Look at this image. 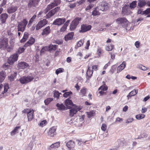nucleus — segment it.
<instances>
[{
    "mask_svg": "<svg viewBox=\"0 0 150 150\" xmlns=\"http://www.w3.org/2000/svg\"><path fill=\"white\" fill-rule=\"evenodd\" d=\"M108 89V87L106 85H102L100 86L98 88V90H101L103 91H106Z\"/></svg>",
    "mask_w": 150,
    "mask_h": 150,
    "instance_id": "nucleus-40",
    "label": "nucleus"
},
{
    "mask_svg": "<svg viewBox=\"0 0 150 150\" xmlns=\"http://www.w3.org/2000/svg\"><path fill=\"white\" fill-rule=\"evenodd\" d=\"M35 40L32 37H31L30 40L28 41L24 45L25 47L30 46L33 44L35 42Z\"/></svg>",
    "mask_w": 150,
    "mask_h": 150,
    "instance_id": "nucleus-23",
    "label": "nucleus"
},
{
    "mask_svg": "<svg viewBox=\"0 0 150 150\" xmlns=\"http://www.w3.org/2000/svg\"><path fill=\"white\" fill-rule=\"evenodd\" d=\"M66 146L69 148H73L75 146V144L73 141L70 140L67 143Z\"/></svg>",
    "mask_w": 150,
    "mask_h": 150,
    "instance_id": "nucleus-25",
    "label": "nucleus"
},
{
    "mask_svg": "<svg viewBox=\"0 0 150 150\" xmlns=\"http://www.w3.org/2000/svg\"><path fill=\"white\" fill-rule=\"evenodd\" d=\"M60 146V142H58L52 144L50 146L51 148H58Z\"/></svg>",
    "mask_w": 150,
    "mask_h": 150,
    "instance_id": "nucleus-35",
    "label": "nucleus"
},
{
    "mask_svg": "<svg viewBox=\"0 0 150 150\" xmlns=\"http://www.w3.org/2000/svg\"><path fill=\"white\" fill-rule=\"evenodd\" d=\"M94 113L93 111L87 112V115L88 118H90L93 116Z\"/></svg>",
    "mask_w": 150,
    "mask_h": 150,
    "instance_id": "nucleus-52",
    "label": "nucleus"
},
{
    "mask_svg": "<svg viewBox=\"0 0 150 150\" xmlns=\"http://www.w3.org/2000/svg\"><path fill=\"white\" fill-rule=\"evenodd\" d=\"M57 48V45H50L48 47V49L50 51L55 50Z\"/></svg>",
    "mask_w": 150,
    "mask_h": 150,
    "instance_id": "nucleus-29",
    "label": "nucleus"
},
{
    "mask_svg": "<svg viewBox=\"0 0 150 150\" xmlns=\"http://www.w3.org/2000/svg\"><path fill=\"white\" fill-rule=\"evenodd\" d=\"M63 70V69L62 68H59L56 70L55 73L58 75L59 73L62 72Z\"/></svg>",
    "mask_w": 150,
    "mask_h": 150,
    "instance_id": "nucleus-48",
    "label": "nucleus"
},
{
    "mask_svg": "<svg viewBox=\"0 0 150 150\" xmlns=\"http://www.w3.org/2000/svg\"><path fill=\"white\" fill-rule=\"evenodd\" d=\"M18 57V54L16 53L11 55L8 59V62L9 64H12L15 62L17 60Z\"/></svg>",
    "mask_w": 150,
    "mask_h": 150,
    "instance_id": "nucleus-10",
    "label": "nucleus"
},
{
    "mask_svg": "<svg viewBox=\"0 0 150 150\" xmlns=\"http://www.w3.org/2000/svg\"><path fill=\"white\" fill-rule=\"evenodd\" d=\"M84 42V40H81L79 41L77 43L78 47H80L81 45H82Z\"/></svg>",
    "mask_w": 150,
    "mask_h": 150,
    "instance_id": "nucleus-49",
    "label": "nucleus"
},
{
    "mask_svg": "<svg viewBox=\"0 0 150 150\" xmlns=\"http://www.w3.org/2000/svg\"><path fill=\"white\" fill-rule=\"evenodd\" d=\"M92 26L90 25L86 24H83L81 26V30H79L80 33H83L90 30Z\"/></svg>",
    "mask_w": 150,
    "mask_h": 150,
    "instance_id": "nucleus-9",
    "label": "nucleus"
},
{
    "mask_svg": "<svg viewBox=\"0 0 150 150\" xmlns=\"http://www.w3.org/2000/svg\"><path fill=\"white\" fill-rule=\"evenodd\" d=\"M20 128V127H19V126L16 127L13 129L14 131H15L16 133H18V130Z\"/></svg>",
    "mask_w": 150,
    "mask_h": 150,
    "instance_id": "nucleus-63",
    "label": "nucleus"
},
{
    "mask_svg": "<svg viewBox=\"0 0 150 150\" xmlns=\"http://www.w3.org/2000/svg\"><path fill=\"white\" fill-rule=\"evenodd\" d=\"M16 75L17 73L16 72H14L13 74H11L9 76L8 78L10 81H14L16 76Z\"/></svg>",
    "mask_w": 150,
    "mask_h": 150,
    "instance_id": "nucleus-31",
    "label": "nucleus"
},
{
    "mask_svg": "<svg viewBox=\"0 0 150 150\" xmlns=\"http://www.w3.org/2000/svg\"><path fill=\"white\" fill-rule=\"evenodd\" d=\"M99 9H100L98 8V7L96 8L92 12V15L94 16L100 15V13L98 11V10Z\"/></svg>",
    "mask_w": 150,
    "mask_h": 150,
    "instance_id": "nucleus-30",
    "label": "nucleus"
},
{
    "mask_svg": "<svg viewBox=\"0 0 150 150\" xmlns=\"http://www.w3.org/2000/svg\"><path fill=\"white\" fill-rule=\"evenodd\" d=\"M65 104L68 109H70L71 107L69 105L75 106L73 104L71 100H70L69 98L67 99L65 101Z\"/></svg>",
    "mask_w": 150,
    "mask_h": 150,
    "instance_id": "nucleus-19",
    "label": "nucleus"
},
{
    "mask_svg": "<svg viewBox=\"0 0 150 150\" xmlns=\"http://www.w3.org/2000/svg\"><path fill=\"white\" fill-rule=\"evenodd\" d=\"M25 49L23 47H19L18 49V51L16 52H17L18 54H20L22 52H23Z\"/></svg>",
    "mask_w": 150,
    "mask_h": 150,
    "instance_id": "nucleus-43",
    "label": "nucleus"
},
{
    "mask_svg": "<svg viewBox=\"0 0 150 150\" xmlns=\"http://www.w3.org/2000/svg\"><path fill=\"white\" fill-rule=\"evenodd\" d=\"M28 23V21L26 19H24L21 22H18L17 29L18 31L23 32L25 30L26 25Z\"/></svg>",
    "mask_w": 150,
    "mask_h": 150,
    "instance_id": "nucleus-1",
    "label": "nucleus"
},
{
    "mask_svg": "<svg viewBox=\"0 0 150 150\" xmlns=\"http://www.w3.org/2000/svg\"><path fill=\"white\" fill-rule=\"evenodd\" d=\"M41 23H39L36 26V29L37 30H39L43 27L40 24Z\"/></svg>",
    "mask_w": 150,
    "mask_h": 150,
    "instance_id": "nucleus-55",
    "label": "nucleus"
},
{
    "mask_svg": "<svg viewBox=\"0 0 150 150\" xmlns=\"http://www.w3.org/2000/svg\"><path fill=\"white\" fill-rule=\"evenodd\" d=\"M50 27L49 26H47L43 29L42 33V35H45L47 36L50 33Z\"/></svg>",
    "mask_w": 150,
    "mask_h": 150,
    "instance_id": "nucleus-20",
    "label": "nucleus"
},
{
    "mask_svg": "<svg viewBox=\"0 0 150 150\" xmlns=\"http://www.w3.org/2000/svg\"><path fill=\"white\" fill-rule=\"evenodd\" d=\"M39 23H41L40 24L43 27L47 23V21L46 19H44L42 20Z\"/></svg>",
    "mask_w": 150,
    "mask_h": 150,
    "instance_id": "nucleus-38",
    "label": "nucleus"
},
{
    "mask_svg": "<svg viewBox=\"0 0 150 150\" xmlns=\"http://www.w3.org/2000/svg\"><path fill=\"white\" fill-rule=\"evenodd\" d=\"M67 28V27L64 25L60 29V31L62 32L66 30Z\"/></svg>",
    "mask_w": 150,
    "mask_h": 150,
    "instance_id": "nucleus-54",
    "label": "nucleus"
},
{
    "mask_svg": "<svg viewBox=\"0 0 150 150\" xmlns=\"http://www.w3.org/2000/svg\"><path fill=\"white\" fill-rule=\"evenodd\" d=\"M126 67V63L125 61H123L122 63L117 68V72L118 73L123 70Z\"/></svg>",
    "mask_w": 150,
    "mask_h": 150,
    "instance_id": "nucleus-21",
    "label": "nucleus"
},
{
    "mask_svg": "<svg viewBox=\"0 0 150 150\" xmlns=\"http://www.w3.org/2000/svg\"><path fill=\"white\" fill-rule=\"evenodd\" d=\"M145 115L143 114H138L136 116V118L138 120H140L144 117Z\"/></svg>",
    "mask_w": 150,
    "mask_h": 150,
    "instance_id": "nucleus-39",
    "label": "nucleus"
},
{
    "mask_svg": "<svg viewBox=\"0 0 150 150\" xmlns=\"http://www.w3.org/2000/svg\"><path fill=\"white\" fill-rule=\"evenodd\" d=\"M134 45L137 48H138L139 47L140 43L139 41H136L135 42Z\"/></svg>",
    "mask_w": 150,
    "mask_h": 150,
    "instance_id": "nucleus-60",
    "label": "nucleus"
},
{
    "mask_svg": "<svg viewBox=\"0 0 150 150\" xmlns=\"http://www.w3.org/2000/svg\"><path fill=\"white\" fill-rule=\"evenodd\" d=\"M114 47V45L111 44L105 47L106 50L107 51H111Z\"/></svg>",
    "mask_w": 150,
    "mask_h": 150,
    "instance_id": "nucleus-36",
    "label": "nucleus"
},
{
    "mask_svg": "<svg viewBox=\"0 0 150 150\" xmlns=\"http://www.w3.org/2000/svg\"><path fill=\"white\" fill-rule=\"evenodd\" d=\"M74 35V33L73 32H71L69 33L66 35L64 37V39L66 41H67L69 40L72 39Z\"/></svg>",
    "mask_w": 150,
    "mask_h": 150,
    "instance_id": "nucleus-22",
    "label": "nucleus"
},
{
    "mask_svg": "<svg viewBox=\"0 0 150 150\" xmlns=\"http://www.w3.org/2000/svg\"><path fill=\"white\" fill-rule=\"evenodd\" d=\"M61 2L60 0H54L52 3L47 6L45 10V13H47L49 10L59 4Z\"/></svg>",
    "mask_w": 150,
    "mask_h": 150,
    "instance_id": "nucleus-3",
    "label": "nucleus"
},
{
    "mask_svg": "<svg viewBox=\"0 0 150 150\" xmlns=\"http://www.w3.org/2000/svg\"><path fill=\"white\" fill-rule=\"evenodd\" d=\"M28 33H25L23 37L27 40L28 38Z\"/></svg>",
    "mask_w": 150,
    "mask_h": 150,
    "instance_id": "nucleus-62",
    "label": "nucleus"
},
{
    "mask_svg": "<svg viewBox=\"0 0 150 150\" xmlns=\"http://www.w3.org/2000/svg\"><path fill=\"white\" fill-rule=\"evenodd\" d=\"M16 15V13H14L12 15L11 17V21H13L15 19Z\"/></svg>",
    "mask_w": 150,
    "mask_h": 150,
    "instance_id": "nucleus-57",
    "label": "nucleus"
},
{
    "mask_svg": "<svg viewBox=\"0 0 150 150\" xmlns=\"http://www.w3.org/2000/svg\"><path fill=\"white\" fill-rule=\"evenodd\" d=\"M90 45V41L88 40L86 43V46L85 47V48L86 49H88Z\"/></svg>",
    "mask_w": 150,
    "mask_h": 150,
    "instance_id": "nucleus-56",
    "label": "nucleus"
},
{
    "mask_svg": "<svg viewBox=\"0 0 150 150\" xmlns=\"http://www.w3.org/2000/svg\"><path fill=\"white\" fill-rule=\"evenodd\" d=\"M9 88L7 84H5L4 86V93H2V94H4V93H5L7 92L8 89Z\"/></svg>",
    "mask_w": 150,
    "mask_h": 150,
    "instance_id": "nucleus-45",
    "label": "nucleus"
},
{
    "mask_svg": "<svg viewBox=\"0 0 150 150\" xmlns=\"http://www.w3.org/2000/svg\"><path fill=\"white\" fill-rule=\"evenodd\" d=\"M116 23L119 25H120L122 26H125L128 24V21L125 18H119L116 21Z\"/></svg>",
    "mask_w": 150,
    "mask_h": 150,
    "instance_id": "nucleus-5",
    "label": "nucleus"
},
{
    "mask_svg": "<svg viewBox=\"0 0 150 150\" xmlns=\"http://www.w3.org/2000/svg\"><path fill=\"white\" fill-rule=\"evenodd\" d=\"M111 58L112 59H115V54L112 53H110Z\"/></svg>",
    "mask_w": 150,
    "mask_h": 150,
    "instance_id": "nucleus-64",
    "label": "nucleus"
},
{
    "mask_svg": "<svg viewBox=\"0 0 150 150\" xmlns=\"http://www.w3.org/2000/svg\"><path fill=\"white\" fill-rule=\"evenodd\" d=\"M138 92V90H137L134 89L130 92L129 94L127 96L128 99H129V98L134 96L136 95Z\"/></svg>",
    "mask_w": 150,
    "mask_h": 150,
    "instance_id": "nucleus-24",
    "label": "nucleus"
},
{
    "mask_svg": "<svg viewBox=\"0 0 150 150\" xmlns=\"http://www.w3.org/2000/svg\"><path fill=\"white\" fill-rule=\"evenodd\" d=\"M109 6V4L105 1H103L100 3L98 7L100 10L104 11L108 9Z\"/></svg>",
    "mask_w": 150,
    "mask_h": 150,
    "instance_id": "nucleus-6",
    "label": "nucleus"
},
{
    "mask_svg": "<svg viewBox=\"0 0 150 150\" xmlns=\"http://www.w3.org/2000/svg\"><path fill=\"white\" fill-rule=\"evenodd\" d=\"M33 79L34 77L33 76H23L20 78L19 81L21 84H24L30 82Z\"/></svg>",
    "mask_w": 150,
    "mask_h": 150,
    "instance_id": "nucleus-4",
    "label": "nucleus"
},
{
    "mask_svg": "<svg viewBox=\"0 0 150 150\" xmlns=\"http://www.w3.org/2000/svg\"><path fill=\"white\" fill-rule=\"evenodd\" d=\"M55 127H53L51 128L48 132V135L50 136L53 137L55 134H56L55 132L56 130Z\"/></svg>",
    "mask_w": 150,
    "mask_h": 150,
    "instance_id": "nucleus-18",
    "label": "nucleus"
},
{
    "mask_svg": "<svg viewBox=\"0 0 150 150\" xmlns=\"http://www.w3.org/2000/svg\"><path fill=\"white\" fill-rule=\"evenodd\" d=\"M31 110V109H24L23 111V112L24 113H27V114H28V113L30 112H31L32 110Z\"/></svg>",
    "mask_w": 150,
    "mask_h": 150,
    "instance_id": "nucleus-51",
    "label": "nucleus"
},
{
    "mask_svg": "<svg viewBox=\"0 0 150 150\" xmlns=\"http://www.w3.org/2000/svg\"><path fill=\"white\" fill-rule=\"evenodd\" d=\"M146 5V1L145 0H139L137 4V6L142 8Z\"/></svg>",
    "mask_w": 150,
    "mask_h": 150,
    "instance_id": "nucleus-28",
    "label": "nucleus"
},
{
    "mask_svg": "<svg viewBox=\"0 0 150 150\" xmlns=\"http://www.w3.org/2000/svg\"><path fill=\"white\" fill-rule=\"evenodd\" d=\"M34 113L33 110H32L30 112L28 113L27 114V116L28 121H31L33 118V113Z\"/></svg>",
    "mask_w": 150,
    "mask_h": 150,
    "instance_id": "nucleus-26",
    "label": "nucleus"
},
{
    "mask_svg": "<svg viewBox=\"0 0 150 150\" xmlns=\"http://www.w3.org/2000/svg\"><path fill=\"white\" fill-rule=\"evenodd\" d=\"M6 76V74L4 71H1L0 72V83L2 82L3 81Z\"/></svg>",
    "mask_w": 150,
    "mask_h": 150,
    "instance_id": "nucleus-27",
    "label": "nucleus"
},
{
    "mask_svg": "<svg viewBox=\"0 0 150 150\" xmlns=\"http://www.w3.org/2000/svg\"><path fill=\"white\" fill-rule=\"evenodd\" d=\"M8 40L7 38H4L0 40V48L4 49L8 46Z\"/></svg>",
    "mask_w": 150,
    "mask_h": 150,
    "instance_id": "nucleus-11",
    "label": "nucleus"
},
{
    "mask_svg": "<svg viewBox=\"0 0 150 150\" xmlns=\"http://www.w3.org/2000/svg\"><path fill=\"white\" fill-rule=\"evenodd\" d=\"M74 106V107L71 108L69 110V115L70 116H73L74 114H76L80 110L77 107H75V105Z\"/></svg>",
    "mask_w": 150,
    "mask_h": 150,
    "instance_id": "nucleus-14",
    "label": "nucleus"
},
{
    "mask_svg": "<svg viewBox=\"0 0 150 150\" xmlns=\"http://www.w3.org/2000/svg\"><path fill=\"white\" fill-rule=\"evenodd\" d=\"M18 7L16 6H12L9 7L7 9V12L9 13H12L15 12L16 11Z\"/></svg>",
    "mask_w": 150,
    "mask_h": 150,
    "instance_id": "nucleus-16",
    "label": "nucleus"
},
{
    "mask_svg": "<svg viewBox=\"0 0 150 150\" xmlns=\"http://www.w3.org/2000/svg\"><path fill=\"white\" fill-rule=\"evenodd\" d=\"M53 100V99L51 98H49L44 101V102L45 105H48L51 101Z\"/></svg>",
    "mask_w": 150,
    "mask_h": 150,
    "instance_id": "nucleus-42",
    "label": "nucleus"
},
{
    "mask_svg": "<svg viewBox=\"0 0 150 150\" xmlns=\"http://www.w3.org/2000/svg\"><path fill=\"white\" fill-rule=\"evenodd\" d=\"M72 94V92L71 91L65 93L63 94L64 97L67 98L69 96H70V94Z\"/></svg>",
    "mask_w": 150,
    "mask_h": 150,
    "instance_id": "nucleus-46",
    "label": "nucleus"
},
{
    "mask_svg": "<svg viewBox=\"0 0 150 150\" xmlns=\"http://www.w3.org/2000/svg\"><path fill=\"white\" fill-rule=\"evenodd\" d=\"M107 127V126L106 124H103L101 127V129L103 131H105L106 130Z\"/></svg>",
    "mask_w": 150,
    "mask_h": 150,
    "instance_id": "nucleus-50",
    "label": "nucleus"
},
{
    "mask_svg": "<svg viewBox=\"0 0 150 150\" xmlns=\"http://www.w3.org/2000/svg\"><path fill=\"white\" fill-rule=\"evenodd\" d=\"M86 88H83L81 91V93L83 95H84L86 93Z\"/></svg>",
    "mask_w": 150,
    "mask_h": 150,
    "instance_id": "nucleus-59",
    "label": "nucleus"
},
{
    "mask_svg": "<svg viewBox=\"0 0 150 150\" xmlns=\"http://www.w3.org/2000/svg\"><path fill=\"white\" fill-rule=\"evenodd\" d=\"M46 122H47L46 121V120H44L41 121L40 123V126L42 127H43L45 125Z\"/></svg>",
    "mask_w": 150,
    "mask_h": 150,
    "instance_id": "nucleus-58",
    "label": "nucleus"
},
{
    "mask_svg": "<svg viewBox=\"0 0 150 150\" xmlns=\"http://www.w3.org/2000/svg\"><path fill=\"white\" fill-rule=\"evenodd\" d=\"M133 118H129L126 121V123L128 124L131 123L133 121Z\"/></svg>",
    "mask_w": 150,
    "mask_h": 150,
    "instance_id": "nucleus-53",
    "label": "nucleus"
},
{
    "mask_svg": "<svg viewBox=\"0 0 150 150\" xmlns=\"http://www.w3.org/2000/svg\"><path fill=\"white\" fill-rule=\"evenodd\" d=\"M56 106L58 108V109L60 110H65L66 108L65 106L63 104L57 103Z\"/></svg>",
    "mask_w": 150,
    "mask_h": 150,
    "instance_id": "nucleus-32",
    "label": "nucleus"
},
{
    "mask_svg": "<svg viewBox=\"0 0 150 150\" xmlns=\"http://www.w3.org/2000/svg\"><path fill=\"white\" fill-rule=\"evenodd\" d=\"M137 1H133L130 3L129 8L131 9L134 8L137 6Z\"/></svg>",
    "mask_w": 150,
    "mask_h": 150,
    "instance_id": "nucleus-33",
    "label": "nucleus"
},
{
    "mask_svg": "<svg viewBox=\"0 0 150 150\" xmlns=\"http://www.w3.org/2000/svg\"><path fill=\"white\" fill-rule=\"evenodd\" d=\"M60 94H61V93H59L58 91H56L54 92V97H56L57 99L59 98V97Z\"/></svg>",
    "mask_w": 150,
    "mask_h": 150,
    "instance_id": "nucleus-41",
    "label": "nucleus"
},
{
    "mask_svg": "<svg viewBox=\"0 0 150 150\" xmlns=\"http://www.w3.org/2000/svg\"><path fill=\"white\" fill-rule=\"evenodd\" d=\"M81 20V18L79 17L75 18L71 22L70 25V29L71 31L75 30L77 25H78L79 22Z\"/></svg>",
    "mask_w": 150,
    "mask_h": 150,
    "instance_id": "nucleus-2",
    "label": "nucleus"
},
{
    "mask_svg": "<svg viewBox=\"0 0 150 150\" xmlns=\"http://www.w3.org/2000/svg\"><path fill=\"white\" fill-rule=\"evenodd\" d=\"M142 15L147 14L150 13V8H147L145 10L143 11Z\"/></svg>",
    "mask_w": 150,
    "mask_h": 150,
    "instance_id": "nucleus-47",
    "label": "nucleus"
},
{
    "mask_svg": "<svg viewBox=\"0 0 150 150\" xmlns=\"http://www.w3.org/2000/svg\"><path fill=\"white\" fill-rule=\"evenodd\" d=\"M40 0H29L28 7L30 8L36 7L38 5Z\"/></svg>",
    "mask_w": 150,
    "mask_h": 150,
    "instance_id": "nucleus-7",
    "label": "nucleus"
},
{
    "mask_svg": "<svg viewBox=\"0 0 150 150\" xmlns=\"http://www.w3.org/2000/svg\"><path fill=\"white\" fill-rule=\"evenodd\" d=\"M89 5L87 6L86 9V11L91 9L92 8H93L94 6L93 4L92 3H89Z\"/></svg>",
    "mask_w": 150,
    "mask_h": 150,
    "instance_id": "nucleus-44",
    "label": "nucleus"
},
{
    "mask_svg": "<svg viewBox=\"0 0 150 150\" xmlns=\"http://www.w3.org/2000/svg\"><path fill=\"white\" fill-rule=\"evenodd\" d=\"M36 17V15H34L33 16L32 18L30 19L29 23L28 24V25L30 26V25H31L32 24L33 22L34 21V20L35 19Z\"/></svg>",
    "mask_w": 150,
    "mask_h": 150,
    "instance_id": "nucleus-37",
    "label": "nucleus"
},
{
    "mask_svg": "<svg viewBox=\"0 0 150 150\" xmlns=\"http://www.w3.org/2000/svg\"><path fill=\"white\" fill-rule=\"evenodd\" d=\"M76 6V4L75 3H74L72 4H70L69 5V6L70 7V8H73L74 7H75Z\"/></svg>",
    "mask_w": 150,
    "mask_h": 150,
    "instance_id": "nucleus-61",
    "label": "nucleus"
},
{
    "mask_svg": "<svg viewBox=\"0 0 150 150\" xmlns=\"http://www.w3.org/2000/svg\"><path fill=\"white\" fill-rule=\"evenodd\" d=\"M122 13L124 15H127L130 14L132 13L130 10L129 6L126 4H125L122 7Z\"/></svg>",
    "mask_w": 150,
    "mask_h": 150,
    "instance_id": "nucleus-12",
    "label": "nucleus"
},
{
    "mask_svg": "<svg viewBox=\"0 0 150 150\" xmlns=\"http://www.w3.org/2000/svg\"><path fill=\"white\" fill-rule=\"evenodd\" d=\"M28 65L27 63L24 62H21L18 63L17 67L19 69H23L28 67Z\"/></svg>",
    "mask_w": 150,
    "mask_h": 150,
    "instance_id": "nucleus-15",
    "label": "nucleus"
},
{
    "mask_svg": "<svg viewBox=\"0 0 150 150\" xmlns=\"http://www.w3.org/2000/svg\"><path fill=\"white\" fill-rule=\"evenodd\" d=\"M8 17V15L7 14L4 13L1 14L0 16V20L2 23H4Z\"/></svg>",
    "mask_w": 150,
    "mask_h": 150,
    "instance_id": "nucleus-17",
    "label": "nucleus"
},
{
    "mask_svg": "<svg viewBox=\"0 0 150 150\" xmlns=\"http://www.w3.org/2000/svg\"><path fill=\"white\" fill-rule=\"evenodd\" d=\"M60 9L59 7H57L50 11L46 16V18H49L53 16L56 12L58 11Z\"/></svg>",
    "mask_w": 150,
    "mask_h": 150,
    "instance_id": "nucleus-8",
    "label": "nucleus"
},
{
    "mask_svg": "<svg viewBox=\"0 0 150 150\" xmlns=\"http://www.w3.org/2000/svg\"><path fill=\"white\" fill-rule=\"evenodd\" d=\"M66 21V19L64 18H57L53 22V24L60 25L63 24Z\"/></svg>",
    "mask_w": 150,
    "mask_h": 150,
    "instance_id": "nucleus-13",
    "label": "nucleus"
},
{
    "mask_svg": "<svg viewBox=\"0 0 150 150\" xmlns=\"http://www.w3.org/2000/svg\"><path fill=\"white\" fill-rule=\"evenodd\" d=\"M90 69V67L89 66H88L87 71L86 72L87 76L88 77H91L92 76L93 73V70L91 71Z\"/></svg>",
    "mask_w": 150,
    "mask_h": 150,
    "instance_id": "nucleus-34",
    "label": "nucleus"
}]
</instances>
